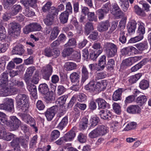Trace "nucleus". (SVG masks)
<instances>
[{
	"label": "nucleus",
	"mask_w": 151,
	"mask_h": 151,
	"mask_svg": "<svg viewBox=\"0 0 151 151\" xmlns=\"http://www.w3.org/2000/svg\"><path fill=\"white\" fill-rule=\"evenodd\" d=\"M60 135V132L58 130H54L52 131L50 134V142L55 141L59 137Z\"/></svg>",
	"instance_id": "obj_28"
},
{
	"label": "nucleus",
	"mask_w": 151,
	"mask_h": 151,
	"mask_svg": "<svg viewBox=\"0 0 151 151\" xmlns=\"http://www.w3.org/2000/svg\"><path fill=\"white\" fill-rule=\"evenodd\" d=\"M22 119L26 122L29 124L30 125L35 129V131L37 132V127L35 126V119L29 115L22 114L21 115Z\"/></svg>",
	"instance_id": "obj_7"
},
{
	"label": "nucleus",
	"mask_w": 151,
	"mask_h": 151,
	"mask_svg": "<svg viewBox=\"0 0 151 151\" xmlns=\"http://www.w3.org/2000/svg\"><path fill=\"white\" fill-rule=\"evenodd\" d=\"M85 89L90 92L96 91L94 82L93 81H91L88 84L85 86Z\"/></svg>",
	"instance_id": "obj_41"
},
{
	"label": "nucleus",
	"mask_w": 151,
	"mask_h": 151,
	"mask_svg": "<svg viewBox=\"0 0 151 151\" xmlns=\"http://www.w3.org/2000/svg\"><path fill=\"white\" fill-rule=\"evenodd\" d=\"M88 119L83 118L81 120L79 123V127L81 130H84L88 127Z\"/></svg>",
	"instance_id": "obj_38"
},
{
	"label": "nucleus",
	"mask_w": 151,
	"mask_h": 151,
	"mask_svg": "<svg viewBox=\"0 0 151 151\" xmlns=\"http://www.w3.org/2000/svg\"><path fill=\"white\" fill-rule=\"evenodd\" d=\"M52 4V2L51 1H47L42 8V12H45L48 11L51 9V6Z\"/></svg>",
	"instance_id": "obj_55"
},
{
	"label": "nucleus",
	"mask_w": 151,
	"mask_h": 151,
	"mask_svg": "<svg viewBox=\"0 0 151 151\" xmlns=\"http://www.w3.org/2000/svg\"><path fill=\"white\" fill-rule=\"evenodd\" d=\"M1 88L0 91V95L1 96H6L9 95V86L7 85H0Z\"/></svg>",
	"instance_id": "obj_18"
},
{
	"label": "nucleus",
	"mask_w": 151,
	"mask_h": 151,
	"mask_svg": "<svg viewBox=\"0 0 151 151\" xmlns=\"http://www.w3.org/2000/svg\"><path fill=\"white\" fill-rule=\"evenodd\" d=\"M77 139L81 143H85L87 141L86 136L84 134L80 133L78 136Z\"/></svg>",
	"instance_id": "obj_53"
},
{
	"label": "nucleus",
	"mask_w": 151,
	"mask_h": 151,
	"mask_svg": "<svg viewBox=\"0 0 151 151\" xmlns=\"http://www.w3.org/2000/svg\"><path fill=\"white\" fill-rule=\"evenodd\" d=\"M35 70V67L33 66L27 68L24 76V80L27 83H28L30 80L31 77Z\"/></svg>",
	"instance_id": "obj_12"
},
{
	"label": "nucleus",
	"mask_w": 151,
	"mask_h": 151,
	"mask_svg": "<svg viewBox=\"0 0 151 151\" xmlns=\"http://www.w3.org/2000/svg\"><path fill=\"white\" fill-rule=\"evenodd\" d=\"M82 78L81 79V83H83L89 77V73L86 68L84 66H83L81 70Z\"/></svg>",
	"instance_id": "obj_21"
},
{
	"label": "nucleus",
	"mask_w": 151,
	"mask_h": 151,
	"mask_svg": "<svg viewBox=\"0 0 151 151\" xmlns=\"http://www.w3.org/2000/svg\"><path fill=\"white\" fill-rule=\"evenodd\" d=\"M114 59H109L106 66L107 69L109 70H112L114 68Z\"/></svg>",
	"instance_id": "obj_60"
},
{
	"label": "nucleus",
	"mask_w": 151,
	"mask_h": 151,
	"mask_svg": "<svg viewBox=\"0 0 151 151\" xmlns=\"http://www.w3.org/2000/svg\"><path fill=\"white\" fill-rule=\"evenodd\" d=\"M5 101L3 104H0V109L12 112L14 111V101L12 99L8 98L4 99Z\"/></svg>",
	"instance_id": "obj_3"
},
{
	"label": "nucleus",
	"mask_w": 151,
	"mask_h": 151,
	"mask_svg": "<svg viewBox=\"0 0 151 151\" xmlns=\"http://www.w3.org/2000/svg\"><path fill=\"white\" fill-rule=\"evenodd\" d=\"M88 19L90 21H94L95 22L97 21L98 19L97 17L95 16V13L94 12H90L87 14Z\"/></svg>",
	"instance_id": "obj_58"
},
{
	"label": "nucleus",
	"mask_w": 151,
	"mask_h": 151,
	"mask_svg": "<svg viewBox=\"0 0 151 151\" xmlns=\"http://www.w3.org/2000/svg\"><path fill=\"white\" fill-rule=\"evenodd\" d=\"M99 115L101 118L104 119H109L112 115L111 112L108 110L105 111L104 110L101 111L99 112Z\"/></svg>",
	"instance_id": "obj_23"
},
{
	"label": "nucleus",
	"mask_w": 151,
	"mask_h": 151,
	"mask_svg": "<svg viewBox=\"0 0 151 151\" xmlns=\"http://www.w3.org/2000/svg\"><path fill=\"white\" fill-rule=\"evenodd\" d=\"M48 13L47 14H49L51 16L55 17V16L58 15L59 12L58 10L54 6H51V9L48 11Z\"/></svg>",
	"instance_id": "obj_51"
},
{
	"label": "nucleus",
	"mask_w": 151,
	"mask_h": 151,
	"mask_svg": "<svg viewBox=\"0 0 151 151\" xmlns=\"http://www.w3.org/2000/svg\"><path fill=\"white\" fill-rule=\"evenodd\" d=\"M16 0H4V6L5 8L8 9L9 7L15 3Z\"/></svg>",
	"instance_id": "obj_59"
},
{
	"label": "nucleus",
	"mask_w": 151,
	"mask_h": 151,
	"mask_svg": "<svg viewBox=\"0 0 151 151\" xmlns=\"http://www.w3.org/2000/svg\"><path fill=\"white\" fill-rule=\"evenodd\" d=\"M113 109L115 112L117 114H120L121 112V107L117 103H115L113 104Z\"/></svg>",
	"instance_id": "obj_64"
},
{
	"label": "nucleus",
	"mask_w": 151,
	"mask_h": 151,
	"mask_svg": "<svg viewBox=\"0 0 151 151\" xmlns=\"http://www.w3.org/2000/svg\"><path fill=\"white\" fill-rule=\"evenodd\" d=\"M96 101L98 103L99 108L100 109H104L109 105L105 100L101 98L97 99Z\"/></svg>",
	"instance_id": "obj_29"
},
{
	"label": "nucleus",
	"mask_w": 151,
	"mask_h": 151,
	"mask_svg": "<svg viewBox=\"0 0 151 151\" xmlns=\"http://www.w3.org/2000/svg\"><path fill=\"white\" fill-rule=\"evenodd\" d=\"M16 136V135L13 134L9 132L7 133L5 129L1 139L9 141Z\"/></svg>",
	"instance_id": "obj_36"
},
{
	"label": "nucleus",
	"mask_w": 151,
	"mask_h": 151,
	"mask_svg": "<svg viewBox=\"0 0 151 151\" xmlns=\"http://www.w3.org/2000/svg\"><path fill=\"white\" fill-rule=\"evenodd\" d=\"M98 132L99 136H102L108 132L107 127L104 125L99 126L96 128Z\"/></svg>",
	"instance_id": "obj_32"
},
{
	"label": "nucleus",
	"mask_w": 151,
	"mask_h": 151,
	"mask_svg": "<svg viewBox=\"0 0 151 151\" xmlns=\"http://www.w3.org/2000/svg\"><path fill=\"white\" fill-rule=\"evenodd\" d=\"M137 126L136 122H132L128 123L124 128L123 131H128L135 129Z\"/></svg>",
	"instance_id": "obj_52"
},
{
	"label": "nucleus",
	"mask_w": 151,
	"mask_h": 151,
	"mask_svg": "<svg viewBox=\"0 0 151 151\" xmlns=\"http://www.w3.org/2000/svg\"><path fill=\"white\" fill-rule=\"evenodd\" d=\"M80 77V72L79 71L73 72L70 76V78L72 82L76 83V84L78 83Z\"/></svg>",
	"instance_id": "obj_16"
},
{
	"label": "nucleus",
	"mask_w": 151,
	"mask_h": 151,
	"mask_svg": "<svg viewBox=\"0 0 151 151\" xmlns=\"http://www.w3.org/2000/svg\"><path fill=\"white\" fill-rule=\"evenodd\" d=\"M11 29L10 30H19L20 25L17 23L12 22L10 23Z\"/></svg>",
	"instance_id": "obj_63"
},
{
	"label": "nucleus",
	"mask_w": 151,
	"mask_h": 151,
	"mask_svg": "<svg viewBox=\"0 0 151 151\" xmlns=\"http://www.w3.org/2000/svg\"><path fill=\"white\" fill-rule=\"evenodd\" d=\"M37 1V0H21V2L26 7V9L23 12L25 16L29 17L34 15L35 13L30 10L29 8L27 6L28 5L32 7L36 6Z\"/></svg>",
	"instance_id": "obj_2"
},
{
	"label": "nucleus",
	"mask_w": 151,
	"mask_h": 151,
	"mask_svg": "<svg viewBox=\"0 0 151 151\" xmlns=\"http://www.w3.org/2000/svg\"><path fill=\"white\" fill-rule=\"evenodd\" d=\"M76 136V133L74 131H70L65 135L63 137L64 140L65 142L71 141Z\"/></svg>",
	"instance_id": "obj_25"
},
{
	"label": "nucleus",
	"mask_w": 151,
	"mask_h": 151,
	"mask_svg": "<svg viewBox=\"0 0 151 151\" xmlns=\"http://www.w3.org/2000/svg\"><path fill=\"white\" fill-rule=\"evenodd\" d=\"M60 32L59 29L58 27H54L51 32L49 39L51 40H53L57 38Z\"/></svg>",
	"instance_id": "obj_30"
},
{
	"label": "nucleus",
	"mask_w": 151,
	"mask_h": 151,
	"mask_svg": "<svg viewBox=\"0 0 151 151\" xmlns=\"http://www.w3.org/2000/svg\"><path fill=\"white\" fill-rule=\"evenodd\" d=\"M119 2L122 9L124 12L126 11L129 7V4L127 0H119Z\"/></svg>",
	"instance_id": "obj_43"
},
{
	"label": "nucleus",
	"mask_w": 151,
	"mask_h": 151,
	"mask_svg": "<svg viewBox=\"0 0 151 151\" xmlns=\"http://www.w3.org/2000/svg\"><path fill=\"white\" fill-rule=\"evenodd\" d=\"M107 85L106 81L104 80L102 81L101 82H97L95 85L96 92L101 91L106 88Z\"/></svg>",
	"instance_id": "obj_17"
},
{
	"label": "nucleus",
	"mask_w": 151,
	"mask_h": 151,
	"mask_svg": "<svg viewBox=\"0 0 151 151\" xmlns=\"http://www.w3.org/2000/svg\"><path fill=\"white\" fill-rule=\"evenodd\" d=\"M145 64L143 61H141L138 64L132 67L131 70L132 72H135L142 67V66Z\"/></svg>",
	"instance_id": "obj_61"
},
{
	"label": "nucleus",
	"mask_w": 151,
	"mask_h": 151,
	"mask_svg": "<svg viewBox=\"0 0 151 151\" xmlns=\"http://www.w3.org/2000/svg\"><path fill=\"white\" fill-rule=\"evenodd\" d=\"M58 110V106H54L48 109L45 113V115L48 121H51Z\"/></svg>",
	"instance_id": "obj_9"
},
{
	"label": "nucleus",
	"mask_w": 151,
	"mask_h": 151,
	"mask_svg": "<svg viewBox=\"0 0 151 151\" xmlns=\"http://www.w3.org/2000/svg\"><path fill=\"white\" fill-rule=\"evenodd\" d=\"M39 91L42 94H45L47 93L49 91L47 85L45 83L41 84L39 86Z\"/></svg>",
	"instance_id": "obj_34"
},
{
	"label": "nucleus",
	"mask_w": 151,
	"mask_h": 151,
	"mask_svg": "<svg viewBox=\"0 0 151 151\" xmlns=\"http://www.w3.org/2000/svg\"><path fill=\"white\" fill-rule=\"evenodd\" d=\"M135 46L139 51H141L144 50L147 47V44L145 42L140 43L136 44Z\"/></svg>",
	"instance_id": "obj_54"
},
{
	"label": "nucleus",
	"mask_w": 151,
	"mask_h": 151,
	"mask_svg": "<svg viewBox=\"0 0 151 151\" xmlns=\"http://www.w3.org/2000/svg\"><path fill=\"white\" fill-rule=\"evenodd\" d=\"M44 99L47 102H51L55 100V95L52 91H50L47 93Z\"/></svg>",
	"instance_id": "obj_31"
},
{
	"label": "nucleus",
	"mask_w": 151,
	"mask_h": 151,
	"mask_svg": "<svg viewBox=\"0 0 151 151\" xmlns=\"http://www.w3.org/2000/svg\"><path fill=\"white\" fill-rule=\"evenodd\" d=\"M68 123V117L67 116H65L62 119L57 127L58 129L62 130L66 126Z\"/></svg>",
	"instance_id": "obj_35"
},
{
	"label": "nucleus",
	"mask_w": 151,
	"mask_h": 151,
	"mask_svg": "<svg viewBox=\"0 0 151 151\" xmlns=\"http://www.w3.org/2000/svg\"><path fill=\"white\" fill-rule=\"evenodd\" d=\"M122 93V90L121 88H119L116 90L114 93L112 99L114 101H117L120 100L121 99V95Z\"/></svg>",
	"instance_id": "obj_33"
},
{
	"label": "nucleus",
	"mask_w": 151,
	"mask_h": 151,
	"mask_svg": "<svg viewBox=\"0 0 151 151\" xmlns=\"http://www.w3.org/2000/svg\"><path fill=\"white\" fill-rule=\"evenodd\" d=\"M54 18V17H51L49 14H47L46 18L44 20L45 24L48 26L52 25L53 23Z\"/></svg>",
	"instance_id": "obj_46"
},
{
	"label": "nucleus",
	"mask_w": 151,
	"mask_h": 151,
	"mask_svg": "<svg viewBox=\"0 0 151 151\" xmlns=\"http://www.w3.org/2000/svg\"><path fill=\"white\" fill-rule=\"evenodd\" d=\"M142 76V74L140 73L132 76L129 77V81L131 83H134L140 78Z\"/></svg>",
	"instance_id": "obj_42"
},
{
	"label": "nucleus",
	"mask_w": 151,
	"mask_h": 151,
	"mask_svg": "<svg viewBox=\"0 0 151 151\" xmlns=\"http://www.w3.org/2000/svg\"><path fill=\"white\" fill-rule=\"evenodd\" d=\"M41 27L40 24L37 23L30 24L27 26L23 29V32L25 34L32 31H39Z\"/></svg>",
	"instance_id": "obj_6"
},
{
	"label": "nucleus",
	"mask_w": 151,
	"mask_h": 151,
	"mask_svg": "<svg viewBox=\"0 0 151 151\" xmlns=\"http://www.w3.org/2000/svg\"><path fill=\"white\" fill-rule=\"evenodd\" d=\"M10 119L8 126L11 130L14 131L17 129L21 124V121L15 116H11Z\"/></svg>",
	"instance_id": "obj_5"
},
{
	"label": "nucleus",
	"mask_w": 151,
	"mask_h": 151,
	"mask_svg": "<svg viewBox=\"0 0 151 151\" xmlns=\"http://www.w3.org/2000/svg\"><path fill=\"white\" fill-rule=\"evenodd\" d=\"M69 14L67 11L62 12L60 15L59 19L60 22L63 24H65L68 21Z\"/></svg>",
	"instance_id": "obj_26"
},
{
	"label": "nucleus",
	"mask_w": 151,
	"mask_h": 151,
	"mask_svg": "<svg viewBox=\"0 0 151 151\" xmlns=\"http://www.w3.org/2000/svg\"><path fill=\"white\" fill-rule=\"evenodd\" d=\"M118 47L111 49H107L106 50V55L108 58H111L115 56L117 54Z\"/></svg>",
	"instance_id": "obj_40"
},
{
	"label": "nucleus",
	"mask_w": 151,
	"mask_h": 151,
	"mask_svg": "<svg viewBox=\"0 0 151 151\" xmlns=\"http://www.w3.org/2000/svg\"><path fill=\"white\" fill-rule=\"evenodd\" d=\"M20 137L13 138V140L10 142V145L14 147V151H21L20 144Z\"/></svg>",
	"instance_id": "obj_11"
},
{
	"label": "nucleus",
	"mask_w": 151,
	"mask_h": 151,
	"mask_svg": "<svg viewBox=\"0 0 151 151\" xmlns=\"http://www.w3.org/2000/svg\"><path fill=\"white\" fill-rule=\"evenodd\" d=\"M22 9V7L20 5L15 4L11 8L9 14L12 16L16 15Z\"/></svg>",
	"instance_id": "obj_22"
},
{
	"label": "nucleus",
	"mask_w": 151,
	"mask_h": 151,
	"mask_svg": "<svg viewBox=\"0 0 151 151\" xmlns=\"http://www.w3.org/2000/svg\"><path fill=\"white\" fill-rule=\"evenodd\" d=\"M102 50H98L97 51H94L90 53V57L92 60H95L99 55L102 53Z\"/></svg>",
	"instance_id": "obj_49"
},
{
	"label": "nucleus",
	"mask_w": 151,
	"mask_h": 151,
	"mask_svg": "<svg viewBox=\"0 0 151 151\" xmlns=\"http://www.w3.org/2000/svg\"><path fill=\"white\" fill-rule=\"evenodd\" d=\"M142 58V56H137L131 57L124 60L122 63V65L124 66H129L140 60Z\"/></svg>",
	"instance_id": "obj_8"
},
{
	"label": "nucleus",
	"mask_w": 151,
	"mask_h": 151,
	"mask_svg": "<svg viewBox=\"0 0 151 151\" xmlns=\"http://www.w3.org/2000/svg\"><path fill=\"white\" fill-rule=\"evenodd\" d=\"M127 111L129 113L132 114L139 113L140 111V109L138 105H132L127 108Z\"/></svg>",
	"instance_id": "obj_19"
},
{
	"label": "nucleus",
	"mask_w": 151,
	"mask_h": 151,
	"mask_svg": "<svg viewBox=\"0 0 151 151\" xmlns=\"http://www.w3.org/2000/svg\"><path fill=\"white\" fill-rule=\"evenodd\" d=\"M110 24L108 20L102 22L99 24L98 30L100 32H102L107 30Z\"/></svg>",
	"instance_id": "obj_13"
},
{
	"label": "nucleus",
	"mask_w": 151,
	"mask_h": 151,
	"mask_svg": "<svg viewBox=\"0 0 151 151\" xmlns=\"http://www.w3.org/2000/svg\"><path fill=\"white\" fill-rule=\"evenodd\" d=\"M8 73L5 71L3 72L0 77V85L8 84Z\"/></svg>",
	"instance_id": "obj_24"
},
{
	"label": "nucleus",
	"mask_w": 151,
	"mask_h": 151,
	"mask_svg": "<svg viewBox=\"0 0 151 151\" xmlns=\"http://www.w3.org/2000/svg\"><path fill=\"white\" fill-rule=\"evenodd\" d=\"M27 88L28 90L31 92V93L32 94V96L34 97H36L37 94L36 86L33 84L29 83L28 84Z\"/></svg>",
	"instance_id": "obj_37"
},
{
	"label": "nucleus",
	"mask_w": 151,
	"mask_h": 151,
	"mask_svg": "<svg viewBox=\"0 0 151 151\" xmlns=\"http://www.w3.org/2000/svg\"><path fill=\"white\" fill-rule=\"evenodd\" d=\"M137 33L138 35L137 36L131 38L129 40V42L134 43L142 40L143 38V35L145 33V28L144 26L140 24L138 28Z\"/></svg>",
	"instance_id": "obj_4"
},
{
	"label": "nucleus",
	"mask_w": 151,
	"mask_h": 151,
	"mask_svg": "<svg viewBox=\"0 0 151 151\" xmlns=\"http://www.w3.org/2000/svg\"><path fill=\"white\" fill-rule=\"evenodd\" d=\"M147 101V97L145 95H142L137 98L136 101L138 104L140 106H142Z\"/></svg>",
	"instance_id": "obj_39"
},
{
	"label": "nucleus",
	"mask_w": 151,
	"mask_h": 151,
	"mask_svg": "<svg viewBox=\"0 0 151 151\" xmlns=\"http://www.w3.org/2000/svg\"><path fill=\"white\" fill-rule=\"evenodd\" d=\"M18 107L24 112L28 109L29 106L28 96L23 93L19 94L15 98Z\"/></svg>",
	"instance_id": "obj_1"
},
{
	"label": "nucleus",
	"mask_w": 151,
	"mask_h": 151,
	"mask_svg": "<svg viewBox=\"0 0 151 151\" xmlns=\"http://www.w3.org/2000/svg\"><path fill=\"white\" fill-rule=\"evenodd\" d=\"M74 51V50L72 48L67 47L64 49L63 53V55H65L64 57H65L66 56L70 55Z\"/></svg>",
	"instance_id": "obj_57"
},
{
	"label": "nucleus",
	"mask_w": 151,
	"mask_h": 151,
	"mask_svg": "<svg viewBox=\"0 0 151 151\" xmlns=\"http://www.w3.org/2000/svg\"><path fill=\"white\" fill-rule=\"evenodd\" d=\"M138 50L135 47L132 46H128L123 48L121 50V53L122 55L127 56L131 55L134 52L136 54L137 53Z\"/></svg>",
	"instance_id": "obj_10"
},
{
	"label": "nucleus",
	"mask_w": 151,
	"mask_h": 151,
	"mask_svg": "<svg viewBox=\"0 0 151 151\" xmlns=\"http://www.w3.org/2000/svg\"><path fill=\"white\" fill-rule=\"evenodd\" d=\"M85 29L87 34H89L90 31L93 29L92 23L89 22L86 23L85 25Z\"/></svg>",
	"instance_id": "obj_50"
},
{
	"label": "nucleus",
	"mask_w": 151,
	"mask_h": 151,
	"mask_svg": "<svg viewBox=\"0 0 151 151\" xmlns=\"http://www.w3.org/2000/svg\"><path fill=\"white\" fill-rule=\"evenodd\" d=\"M68 96L67 95H63L57 99L56 101V103L59 104L58 106H60L63 105L65 104ZM58 106V105H57Z\"/></svg>",
	"instance_id": "obj_45"
},
{
	"label": "nucleus",
	"mask_w": 151,
	"mask_h": 151,
	"mask_svg": "<svg viewBox=\"0 0 151 151\" xmlns=\"http://www.w3.org/2000/svg\"><path fill=\"white\" fill-rule=\"evenodd\" d=\"M139 86L142 90L146 89L149 87V83L146 80H143L140 82Z\"/></svg>",
	"instance_id": "obj_47"
},
{
	"label": "nucleus",
	"mask_w": 151,
	"mask_h": 151,
	"mask_svg": "<svg viewBox=\"0 0 151 151\" xmlns=\"http://www.w3.org/2000/svg\"><path fill=\"white\" fill-rule=\"evenodd\" d=\"M136 24V22L134 20H131L128 23L127 26V29L128 32L130 34H132L135 32Z\"/></svg>",
	"instance_id": "obj_20"
},
{
	"label": "nucleus",
	"mask_w": 151,
	"mask_h": 151,
	"mask_svg": "<svg viewBox=\"0 0 151 151\" xmlns=\"http://www.w3.org/2000/svg\"><path fill=\"white\" fill-rule=\"evenodd\" d=\"M77 65L74 63L67 62L65 63L64 65L65 69L67 71H71L76 69Z\"/></svg>",
	"instance_id": "obj_27"
},
{
	"label": "nucleus",
	"mask_w": 151,
	"mask_h": 151,
	"mask_svg": "<svg viewBox=\"0 0 151 151\" xmlns=\"http://www.w3.org/2000/svg\"><path fill=\"white\" fill-rule=\"evenodd\" d=\"M24 52L23 46L21 44L18 45L14 47L12 50L13 54L22 55Z\"/></svg>",
	"instance_id": "obj_15"
},
{
	"label": "nucleus",
	"mask_w": 151,
	"mask_h": 151,
	"mask_svg": "<svg viewBox=\"0 0 151 151\" xmlns=\"http://www.w3.org/2000/svg\"><path fill=\"white\" fill-rule=\"evenodd\" d=\"M99 121V118L96 116L91 117L90 119L91 126H95L97 125Z\"/></svg>",
	"instance_id": "obj_62"
},
{
	"label": "nucleus",
	"mask_w": 151,
	"mask_h": 151,
	"mask_svg": "<svg viewBox=\"0 0 151 151\" xmlns=\"http://www.w3.org/2000/svg\"><path fill=\"white\" fill-rule=\"evenodd\" d=\"M111 12L116 17H119L123 15V12L116 4H114L113 5Z\"/></svg>",
	"instance_id": "obj_14"
},
{
	"label": "nucleus",
	"mask_w": 151,
	"mask_h": 151,
	"mask_svg": "<svg viewBox=\"0 0 151 151\" xmlns=\"http://www.w3.org/2000/svg\"><path fill=\"white\" fill-rule=\"evenodd\" d=\"M20 144L21 146L25 148L27 147V145L29 142V138L26 137L24 138L23 136L20 137Z\"/></svg>",
	"instance_id": "obj_44"
},
{
	"label": "nucleus",
	"mask_w": 151,
	"mask_h": 151,
	"mask_svg": "<svg viewBox=\"0 0 151 151\" xmlns=\"http://www.w3.org/2000/svg\"><path fill=\"white\" fill-rule=\"evenodd\" d=\"M39 76L38 72L37 71H36L34 74L31 79V81L33 83L36 84L38 83L39 80Z\"/></svg>",
	"instance_id": "obj_56"
},
{
	"label": "nucleus",
	"mask_w": 151,
	"mask_h": 151,
	"mask_svg": "<svg viewBox=\"0 0 151 151\" xmlns=\"http://www.w3.org/2000/svg\"><path fill=\"white\" fill-rule=\"evenodd\" d=\"M104 47L106 50L107 49H111L117 48V47L116 45L111 42H106L104 43Z\"/></svg>",
	"instance_id": "obj_48"
}]
</instances>
